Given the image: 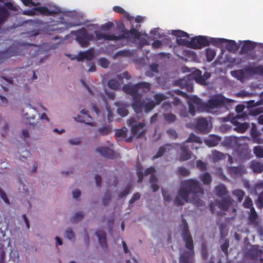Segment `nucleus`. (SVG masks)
I'll return each mask as SVG.
<instances>
[{
	"mask_svg": "<svg viewBox=\"0 0 263 263\" xmlns=\"http://www.w3.org/2000/svg\"><path fill=\"white\" fill-rule=\"evenodd\" d=\"M178 194V196H176L174 200L176 206L182 205L185 202L192 203L198 207L205 206L201 199L204 194V190L196 180L189 179L182 182Z\"/></svg>",
	"mask_w": 263,
	"mask_h": 263,
	"instance_id": "1",
	"label": "nucleus"
},
{
	"mask_svg": "<svg viewBox=\"0 0 263 263\" xmlns=\"http://www.w3.org/2000/svg\"><path fill=\"white\" fill-rule=\"evenodd\" d=\"M182 229L181 236L185 242V247L189 251H185L180 256L179 263H192V257L194 255V244L190 234L188 224L184 218L182 219Z\"/></svg>",
	"mask_w": 263,
	"mask_h": 263,
	"instance_id": "2",
	"label": "nucleus"
},
{
	"mask_svg": "<svg viewBox=\"0 0 263 263\" xmlns=\"http://www.w3.org/2000/svg\"><path fill=\"white\" fill-rule=\"evenodd\" d=\"M202 72L199 69H196L186 77L180 79L177 81V84L182 88H185L188 92L193 90V85L192 80H195L196 82L200 84H205L206 80L210 78V74L207 73L204 76L201 75Z\"/></svg>",
	"mask_w": 263,
	"mask_h": 263,
	"instance_id": "3",
	"label": "nucleus"
},
{
	"mask_svg": "<svg viewBox=\"0 0 263 263\" xmlns=\"http://www.w3.org/2000/svg\"><path fill=\"white\" fill-rule=\"evenodd\" d=\"M71 33L75 35L76 41L82 48L87 47L93 39V35L88 33L84 27L71 31Z\"/></svg>",
	"mask_w": 263,
	"mask_h": 263,
	"instance_id": "4",
	"label": "nucleus"
},
{
	"mask_svg": "<svg viewBox=\"0 0 263 263\" xmlns=\"http://www.w3.org/2000/svg\"><path fill=\"white\" fill-rule=\"evenodd\" d=\"M189 112L192 116L195 115L196 111H206V102L196 96L189 97L187 99Z\"/></svg>",
	"mask_w": 263,
	"mask_h": 263,
	"instance_id": "5",
	"label": "nucleus"
},
{
	"mask_svg": "<svg viewBox=\"0 0 263 263\" xmlns=\"http://www.w3.org/2000/svg\"><path fill=\"white\" fill-rule=\"evenodd\" d=\"M231 102V100L226 98L221 94L214 95L206 102V111L211 109L224 107Z\"/></svg>",
	"mask_w": 263,
	"mask_h": 263,
	"instance_id": "6",
	"label": "nucleus"
},
{
	"mask_svg": "<svg viewBox=\"0 0 263 263\" xmlns=\"http://www.w3.org/2000/svg\"><path fill=\"white\" fill-rule=\"evenodd\" d=\"M122 90L127 94L129 95L133 98L132 106L134 107L135 109L138 110L140 107V103L137 101L142 98V95L138 92L137 86L136 84L131 85L130 84H124L122 87Z\"/></svg>",
	"mask_w": 263,
	"mask_h": 263,
	"instance_id": "7",
	"label": "nucleus"
},
{
	"mask_svg": "<svg viewBox=\"0 0 263 263\" xmlns=\"http://www.w3.org/2000/svg\"><path fill=\"white\" fill-rule=\"evenodd\" d=\"M135 119L132 118L127 120V124L131 127V133L133 136L137 138L142 137L146 132L144 123L139 122L135 124Z\"/></svg>",
	"mask_w": 263,
	"mask_h": 263,
	"instance_id": "8",
	"label": "nucleus"
},
{
	"mask_svg": "<svg viewBox=\"0 0 263 263\" xmlns=\"http://www.w3.org/2000/svg\"><path fill=\"white\" fill-rule=\"evenodd\" d=\"M127 29L122 30L123 33L120 35H115L114 34H106L100 31H95V34L97 39L98 40H103L105 41H119L122 39H126L129 40L128 35L126 34Z\"/></svg>",
	"mask_w": 263,
	"mask_h": 263,
	"instance_id": "9",
	"label": "nucleus"
},
{
	"mask_svg": "<svg viewBox=\"0 0 263 263\" xmlns=\"http://www.w3.org/2000/svg\"><path fill=\"white\" fill-rule=\"evenodd\" d=\"M208 46L207 36H197L192 37L191 40V48L194 49H200L203 47Z\"/></svg>",
	"mask_w": 263,
	"mask_h": 263,
	"instance_id": "10",
	"label": "nucleus"
},
{
	"mask_svg": "<svg viewBox=\"0 0 263 263\" xmlns=\"http://www.w3.org/2000/svg\"><path fill=\"white\" fill-rule=\"evenodd\" d=\"M141 98H140V99L137 101L138 102H140V108L138 109V110L135 109L134 107H132L135 112L137 114H140L144 110L145 112L148 113L154 108L155 107L154 101L150 100L147 102H145L144 101L141 100Z\"/></svg>",
	"mask_w": 263,
	"mask_h": 263,
	"instance_id": "11",
	"label": "nucleus"
},
{
	"mask_svg": "<svg viewBox=\"0 0 263 263\" xmlns=\"http://www.w3.org/2000/svg\"><path fill=\"white\" fill-rule=\"evenodd\" d=\"M15 49V47L10 46L6 49L0 51V63L13 56L18 55V53Z\"/></svg>",
	"mask_w": 263,
	"mask_h": 263,
	"instance_id": "12",
	"label": "nucleus"
},
{
	"mask_svg": "<svg viewBox=\"0 0 263 263\" xmlns=\"http://www.w3.org/2000/svg\"><path fill=\"white\" fill-rule=\"evenodd\" d=\"M234 200L230 196L222 198L221 200L216 202L218 208L222 211H227L229 208L232 205Z\"/></svg>",
	"mask_w": 263,
	"mask_h": 263,
	"instance_id": "13",
	"label": "nucleus"
},
{
	"mask_svg": "<svg viewBox=\"0 0 263 263\" xmlns=\"http://www.w3.org/2000/svg\"><path fill=\"white\" fill-rule=\"evenodd\" d=\"M250 135L254 143L257 144H262L263 139L260 137V133L257 129V126L255 123H252L251 124V127L250 129Z\"/></svg>",
	"mask_w": 263,
	"mask_h": 263,
	"instance_id": "14",
	"label": "nucleus"
},
{
	"mask_svg": "<svg viewBox=\"0 0 263 263\" xmlns=\"http://www.w3.org/2000/svg\"><path fill=\"white\" fill-rule=\"evenodd\" d=\"M209 123L204 118H199L196 119L195 128L202 133H206L209 132Z\"/></svg>",
	"mask_w": 263,
	"mask_h": 263,
	"instance_id": "15",
	"label": "nucleus"
},
{
	"mask_svg": "<svg viewBox=\"0 0 263 263\" xmlns=\"http://www.w3.org/2000/svg\"><path fill=\"white\" fill-rule=\"evenodd\" d=\"M34 9L39 13L44 16H50L54 14H57L61 12V10L59 8H55L53 9L50 10L46 7H34Z\"/></svg>",
	"mask_w": 263,
	"mask_h": 263,
	"instance_id": "16",
	"label": "nucleus"
},
{
	"mask_svg": "<svg viewBox=\"0 0 263 263\" xmlns=\"http://www.w3.org/2000/svg\"><path fill=\"white\" fill-rule=\"evenodd\" d=\"M174 147L171 144H165L163 146H160L157 154L153 156V159L158 158L162 156L165 153L170 154L173 151Z\"/></svg>",
	"mask_w": 263,
	"mask_h": 263,
	"instance_id": "17",
	"label": "nucleus"
},
{
	"mask_svg": "<svg viewBox=\"0 0 263 263\" xmlns=\"http://www.w3.org/2000/svg\"><path fill=\"white\" fill-rule=\"evenodd\" d=\"M248 74L263 76V65H258L257 66H247L244 69Z\"/></svg>",
	"mask_w": 263,
	"mask_h": 263,
	"instance_id": "18",
	"label": "nucleus"
},
{
	"mask_svg": "<svg viewBox=\"0 0 263 263\" xmlns=\"http://www.w3.org/2000/svg\"><path fill=\"white\" fill-rule=\"evenodd\" d=\"M96 151L102 156L108 159H114L115 154L114 152L107 147H100L97 148Z\"/></svg>",
	"mask_w": 263,
	"mask_h": 263,
	"instance_id": "19",
	"label": "nucleus"
},
{
	"mask_svg": "<svg viewBox=\"0 0 263 263\" xmlns=\"http://www.w3.org/2000/svg\"><path fill=\"white\" fill-rule=\"evenodd\" d=\"M227 171L232 177H235L244 174L246 170L244 166L240 165L238 166H229L227 168Z\"/></svg>",
	"mask_w": 263,
	"mask_h": 263,
	"instance_id": "20",
	"label": "nucleus"
},
{
	"mask_svg": "<svg viewBox=\"0 0 263 263\" xmlns=\"http://www.w3.org/2000/svg\"><path fill=\"white\" fill-rule=\"evenodd\" d=\"M81 113L83 115L82 117L80 115H78L76 118L75 120L80 122H84L87 125H89L91 126H93L94 123L93 122H90V120L91 119V117L87 114V111L85 109H82L81 111Z\"/></svg>",
	"mask_w": 263,
	"mask_h": 263,
	"instance_id": "21",
	"label": "nucleus"
},
{
	"mask_svg": "<svg viewBox=\"0 0 263 263\" xmlns=\"http://www.w3.org/2000/svg\"><path fill=\"white\" fill-rule=\"evenodd\" d=\"M256 46V43L250 40L244 41L241 49L240 53L241 54H247L249 51L253 50Z\"/></svg>",
	"mask_w": 263,
	"mask_h": 263,
	"instance_id": "22",
	"label": "nucleus"
},
{
	"mask_svg": "<svg viewBox=\"0 0 263 263\" xmlns=\"http://www.w3.org/2000/svg\"><path fill=\"white\" fill-rule=\"evenodd\" d=\"M238 156L241 160H248L251 158V151L247 146H242L238 149Z\"/></svg>",
	"mask_w": 263,
	"mask_h": 263,
	"instance_id": "23",
	"label": "nucleus"
},
{
	"mask_svg": "<svg viewBox=\"0 0 263 263\" xmlns=\"http://www.w3.org/2000/svg\"><path fill=\"white\" fill-rule=\"evenodd\" d=\"M238 141L235 137H226L221 142V145L224 147L236 148L238 145Z\"/></svg>",
	"mask_w": 263,
	"mask_h": 263,
	"instance_id": "24",
	"label": "nucleus"
},
{
	"mask_svg": "<svg viewBox=\"0 0 263 263\" xmlns=\"http://www.w3.org/2000/svg\"><path fill=\"white\" fill-rule=\"evenodd\" d=\"M238 119L233 118L232 123L235 126V130L239 133H244L249 128V124L247 122L240 123L237 121Z\"/></svg>",
	"mask_w": 263,
	"mask_h": 263,
	"instance_id": "25",
	"label": "nucleus"
},
{
	"mask_svg": "<svg viewBox=\"0 0 263 263\" xmlns=\"http://www.w3.org/2000/svg\"><path fill=\"white\" fill-rule=\"evenodd\" d=\"M181 152L179 159L181 161H185L191 158L192 153L187 145H182L180 146Z\"/></svg>",
	"mask_w": 263,
	"mask_h": 263,
	"instance_id": "26",
	"label": "nucleus"
},
{
	"mask_svg": "<svg viewBox=\"0 0 263 263\" xmlns=\"http://www.w3.org/2000/svg\"><path fill=\"white\" fill-rule=\"evenodd\" d=\"M221 140L219 136L212 135L204 140V143L209 147H214L217 145Z\"/></svg>",
	"mask_w": 263,
	"mask_h": 263,
	"instance_id": "27",
	"label": "nucleus"
},
{
	"mask_svg": "<svg viewBox=\"0 0 263 263\" xmlns=\"http://www.w3.org/2000/svg\"><path fill=\"white\" fill-rule=\"evenodd\" d=\"M248 223L254 227H257L259 224L258 215L253 207H252L250 210L248 217Z\"/></svg>",
	"mask_w": 263,
	"mask_h": 263,
	"instance_id": "28",
	"label": "nucleus"
},
{
	"mask_svg": "<svg viewBox=\"0 0 263 263\" xmlns=\"http://www.w3.org/2000/svg\"><path fill=\"white\" fill-rule=\"evenodd\" d=\"M94 57L93 51L90 50H87L84 52H80L77 57V59L78 61H81L84 59L88 61L91 60Z\"/></svg>",
	"mask_w": 263,
	"mask_h": 263,
	"instance_id": "29",
	"label": "nucleus"
},
{
	"mask_svg": "<svg viewBox=\"0 0 263 263\" xmlns=\"http://www.w3.org/2000/svg\"><path fill=\"white\" fill-rule=\"evenodd\" d=\"M99 242L102 248H107L106 237L105 232L102 230H98L96 232Z\"/></svg>",
	"mask_w": 263,
	"mask_h": 263,
	"instance_id": "30",
	"label": "nucleus"
},
{
	"mask_svg": "<svg viewBox=\"0 0 263 263\" xmlns=\"http://www.w3.org/2000/svg\"><path fill=\"white\" fill-rule=\"evenodd\" d=\"M244 109L245 106L243 105H237L235 107V110L238 113V115L234 118L247 119L248 114L246 111H243Z\"/></svg>",
	"mask_w": 263,
	"mask_h": 263,
	"instance_id": "31",
	"label": "nucleus"
},
{
	"mask_svg": "<svg viewBox=\"0 0 263 263\" xmlns=\"http://www.w3.org/2000/svg\"><path fill=\"white\" fill-rule=\"evenodd\" d=\"M215 191L216 195L220 197H222L228 193L226 185L222 183H220L216 186Z\"/></svg>",
	"mask_w": 263,
	"mask_h": 263,
	"instance_id": "32",
	"label": "nucleus"
},
{
	"mask_svg": "<svg viewBox=\"0 0 263 263\" xmlns=\"http://www.w3.org/2000/svg\"><path fill=\"white\" fill-rule=\"evenodd\" d=\"M250 167L254 173H261L263 172V164L257 161H252Z\"/></svg>",
	"mask_w": 263,
	"mask_h": 263,
	"instance_id": "33",
	"label": "nucleus"
},
{
	"mask_svg": "<svg viewBox=\"0 0 263 263\" xmlns=\"http://www.w3.org/2000/svg\"><path fill=\"white\" fill-rule=\"evenodd\" d=\"M207 40L208 42V46L212 44L215 46H219L223 43H226V41H227L226 39L223 38H215L207 36Z\"/></svg>",
	"mask_w": 263,
	"mask_h": 263,
	"instance_id": "34",
	"label": "nucleus"
},
{
	"mask_svg": "<svg viewBox=\"0 0 263 263\" xmlns=\"http://www.w3.org/2000/svg\"><path fill=\"white\" fill-rule=\"evenodd\" d=\"M137 86L138 90H141L143 92H147L149 91L152 87V85L150 83L146 82H141L136 84Z\"/></svg>",
	"mask_w": 263,
	"mask_h": 263,
	"instance_id": "35",
	"label": "nucleus"
},
{
	"mask_svg": "<svg viewBox=\"0 0 263 263\" xmlns=\"http://www.w3.org/2000/svg\"><path fill=\"white\" fill-rule=\"evenodd\" d=\"M245 70L239 69L231 71L232 76L236 78L237 80L241 82H243L245 79Z\"/></svg>",
	"mask_w": 263,
	"mask_h": 263,
	"instance_id": "36",
	"label": "nucleus"
},
{
	"mask_svg": "<svg viewBox=\"0 0 263 263\" xmlns=\"http://www.w3.org/2000/svg\"><path fill=\"white\" fill-rule=\"evenodd\" d=\"M9 15V11L4 6H0V24L6 21Z\"/></svg>",
	"mask_w": 263,
	"mask_h": 263,
	"instance_id": "37",
	"label": "nucleus"
},
{
	"mask_svg": "<svg viewBox=\"0 0 263 263\" xmlns=\"http://www.w3.org/2000/svg\"><path fill=\"white\" fill-rule=\"evenodd\" d=\"M126 34L128 35L129 40H139L141 36V33L133 26L129 30L127 31Z\"/></svg>",
	"mask_w": 263,
	"mask_h": 263,
	"instance_id": "38",
	"label": "nucleus"
},
{
	"mask_svg": "<svg viewBox=\"0 0 263 263\" xmlns=\"http://www.w3.org/2000/svg\"><path fill=\"white\" fill-rule=\"evenodd\" d=\"M226 154L214 150L212 152V159L214 162H217L226 158Z\"/></svg>",
	"mask_w": 263,
	"mask_h": 263,
	"instance_id": "39",
	"label": "nucleus"
},
{
	"mask_svg": "<svg viewBox=\"0 0 263 263\" xmlns=\"http://www.w3.org/2000/svg\"><path fill=\"white\" fill-rule=\"evenodd\" d=\"M226 40L227 41H226V43H228V44L226 45V48L227 50L234 51L238 49V47L235 41L228 39H226Z\"/></svg>",
	"mask_w": 263,
	"mask_h": 263,
	"instance_id": "40",
	"label": "nucleus"
},
{
	"mask_svg": "<svg viewBox=\"0 0 263 263\" xmlns=\"http://www.w3.org/2000/svg\"><path fill=\"white\" fill-rule=\"evenodd\" d=\"M200 180L205 185H209L212 182V176L208 172H205L200 176Z\"/></svg>",
	"mask_w": 263,
	"mask_h": 263,
	"instance_id": "41",
	"label": "nucleus"
},
{
	"mask_svg": "<svg viewBox=\"0 0 263 263\" xmlns=\"http://www.w3.org/2000/svg\"><path fill=\"white\" fill-rule=\"evenodd\" d=\"M98 131L101 136H106L111 132V128L109 125L103 126L98 129Z\"/></svg>",
	"mask_w": 263,
	"mask_h": 263,
	"instance_id": "42",
	"label": "nucleus"
},
{
	"mask_svg": "<svg viewBox=\"0 0 263 263\" xmlns=\"http://www.w3.org/2000/svg\"><path fill=\"white\" fill-rule=\"evenodd\" d=\"M108 86L112 89L117 90L120 87V84L119 82L116 79H111L108 81Z\"/></svg>",
	"mask_w": 263,
	"mask_h": 263,
	"instance_id": "43",
	"label": "nucleus"
},
{
	"mask_svg": "<svg viewBox=\"0 0 263 263\" xmlns=\"http://www.w3.org/2000/svg\"><path fill=\"white\" fill-rule=\"evenodd\" d=\"M127 105L121 104L118 106V113L122 117H125L127 115L128 110L127 109Z\"/></svg>",
	"mask_w": 263,
	"mask_h": 263,
	"instance_id": "44",
	"label": "nucleus"
},
{
	"mask_svg": "<svg viewBox=\"0 0 263 263\" xmlns=\"http://www.w3.org/2000/svg\"><path fill=\"white\" fill-rule=\"evenodd\" d=\"M232 193L234 196H235L237 197V200L239 202L242 201L245 195V192L239 189L234 190Z\"/></svg>",
	"mask_w": 263,
	"mask_h": 263,
	"instance_id": "45",
	"label": "nucleus"
},
{
	"mask_svg": "<svg viewBox=\"0 0 263 263\" xmlns=\"http://www.w3.org/2000/svg\"><path fill=\"white\" fill-rule=\"evenodd\" d=\"M113 10L116 13L123 14L124 16L126 18H127L128 20L130 19L129 18V17H130L129 14L127 12H126L125 11V10L121 7L118 6H114L113 7Z\"/></svg>",
	"mask_w": 263,
	"mask_h": 263,
	"instance_id": "46",
	"label": "nucleus"
},
{
	"mask_svg": "<svg viewBox=\"0 0 263 263\" xmlns=\"http://www.w3.org/2000/svg\"><path fill=\"white\" fill-rule=\"evenodd\" d=\"M165 95L163 93H156L154 95V102L155 106L160 104L163 100L165 99Z\"/></svg>",
	"mask_w": 263,
	"mask_h": 263,
	"instance_id": "47",
	"label": "nucleus"
},
{
	"mask_svg": "<svg viewBox=\"0 0 263 263\" xmlns=\"http://www.w3.org/2000/svg\"><path fill=\"white\" fill-rule=\"evenodd\" d=\"M186 142H195L197 143H202V141L200 138L196 136L195 134L192 133L191 134L187 139L186 140Z\"/></svg>",
	"mask_w": 263,
	"mask_h": 263,
	"instance_id": "48",
	"label": "nucleus"
},
{
	"mask_svg": "<svg viewBox=\"0 0 263 263\" xmlns=\"http://www.w3.org/2000/svg\"><path fill=\"white\" fill-rule=\"evenodd\" d=\"M127 130L126 128L119 129L116 130L115 137L116 138H124L126 137Z\"/></svg>",
	"mask_w": 263,
	"mask_h": 263,
	"instance_id": "49",
	"label": "nucleus"
},
{
	"mask_svg": "<svg viewBox=\"0 0 263 263\" xmlns=\"http://www.w3.org/2000/svg\"><path fill=\"white\" fill-rule=\"evenodd\" d=\"M164 119L168 123L175 122L176 119V116L172 113H165L163 114Z\"/></svg>",
	"mask_w": 263,
	"mask_h": 263,
	"instance_id": "50",
	"label": "nucleus"
},
{
	"mask_svg": "<svg viewBox=\"0 0 263 263\" xmlns=\"http://www.w3.org/2000/svg\"><path fill=\"white\" fill-rule=\"evenodd\" d=\"M172 34L177 37H186V38H189L190 37L187 33L179 30H173Z\"/></svg>",
	"mask_w": 263,
	"mask_h": 263,
	"instance_id": "51",
	"label": "nucleus"
},
{
	"mask_svg": "<svg viewBox=\"0 0 263 263\" xmlns=\"http://www.w3.org/2000/svg\"><path fill=\"white\" fill-rule=\"evenodd\" d=\"M137 175L138 177V182H140L142 181L143 179V176L144 175V173L143 172V167L140 165H138L137 166V171H136Z\"/></svg>",
	"mask_w": 263,
	"mask_h": 263,
	"instance_id": "52",
	"label": "nucleus"
},
{
	"mask_svg": "<svg viewBox=\"0 0 263 263\" xmlns=\"http://www.w3.org/2000/svg\"><path fill=\"white\" fill-rule=\"evenodd\" d=\"M216 55V52L214 49H207L206 50V57L209 62L212 61Z\"/></svg>",
	"mask_w": 263,
	"mask_h": 263,
	"instance_id": "53",
	"label": "nucleus"
},
{
	"mask_svg": "<svg viewBox=\"0 0 263 263\" xmlns=\"http://www.w3.org/2000/svg\"><path fill=\"white\" fill-rule=\"evenodd\" d=\"M263 102L261 100L255 102L254 100H250L247 102V105L248 109L253 108L254 107L262 105Z\"/></svg>",
	"mask_w": 263,
	"mask_h": 263,
	"instance_id": "54",
	"label": "nucleus"
},
{
	"mask_svg": "<svg viewBox=\"0 0 263 263\" xmlns=\"http://www.w3.org/2000/svg\"><path fill=\"white\" fill-rule=\"evenodd\" d=\"M253 152L257 157L263 158V146H254L253 148Z\"/></svg>",
	"mask_w": 263,
	"mask_h": 263,
	"instance_id": "55",
	"label": "nucleus"
},
{
	"mask_svg": "<svg viewBox=\"0 0 263 263\" xmlns=\"http://www.w3.org/2000/svg\"><path fill=\"white\" fill-rule=\"evenodd\" d=\"M177 172L179 175L183 177L188 176L190 174L189 170L183 166L179 167L177 169Z\"/></svg>",
	"mask_w": 263,
	"mask_h": 263,
	"instance_id": "56",
	"label": "nucleus"
},
{
	"mask_svg": "<svg viewBox=\"0 0 263 263\" xmlns=\"http://www.w3.org/2000/svg\"><path fill=\"white\" fill-rule=\"evenodd\" d=\"M263 112V107L251 108L249 110L248 115L251 116H257Z\"/></svg>",
	"mask_w": 263,
	"mask_h": 263,
	"instance_id": "57",
	"label": "nucleus"
},
{
	"mask_svg": "<svg viewBox=\"0 0 263 263\" xmlns=\"http://www.w3.org/2000/svg\"><path fill=\"white\" fill-rule=\"evenodd\" d=\"M201 251L202 259L203 260H206L208 256V252L207 249V246L206 244L204 242L202 243L201 245Z\"/></svg>",
	"mask_w": 263,
	"mask_h": 263,
	"instance_id": "58",
	"label": "nucleus"
},
{
	"mask_svg": "<svg viewBox=\"0 0 263 263\" xmlns=\"http://www.w3.org/2000/svg\"><path fill=\"white\" fill-rule=\"evenodd\" d=\"M177 44L181 46H185L187 47L191 48V41H187L183 39H177L176 40Z\"/></svg>",
	"mask_w": 263,
	"mask_h": 263,
	"instance_id": "59",
	"label": "nucleus"
},
{
	"mask_svg": "<svg viewBox=\"0 0 263 263\" xmlns=\"http://www.w3.org/2000/svg\"><path fill=\"white\" fill-rule=\"evenodd\" d=\"M256 206L259 209L263 208V191L258 196L256 201Z\"/></svg>",
	"mask_w": 263,
	"mask_h": 263,
	"instance_id": "60",
	"label": "nucleus"
},
{
	"mask_svg": "<svg viewBox=\"0 0 263 263\" xmlns=\"http://www.w3.org/2000/svg\"><path fill=\"white\" fill-rule=\"evenodd\" d=\"M166 133L168 135L170 138L172 139H176L178 137V134L176 131L172 128H170L166 130Z\"/></svg>",
	"mask_w": 263,
	"mask_h": 263,
	"instance_id": "61",
	"label": "nucleus"
},
{
	"mask_svg": "<svg viewBox=\"0 0 263 263\" xmlns=\"http://www.w3.org/2000/svg\"><path fill=\"white\" fill-rule=\"evenodd\" d=\"M196 166L202 171L206 170V164L201 160H198L196 161Z\"/></svg>",
	"mask_w": 263,
	"mask_h": 263,
	"instance_id": "62",
	"label": "nucleus"
},
{
	"mask_svg": "<svg viewBox=\"0 0 263 263\" xmlns=\"http://www.w3.org/2000/svg\"><path fill=\"white\" fill-rule=\"evenodd\" d=\"M111 194L109 193H106L104 195V197L102 199V203L104 206H106L107 205L108 202L111 200Z\"/></svg>",
	"mask_w": 263,
	"mask_h": 263,
	"instance_id": "63",
	"label": "nucleus"
},
{
	"mask_svg": "<svg viewBox=\"0 0 263 263\" xmlns=\"http://www.w3.org/2000/svg\"><path fill=\"white\" fill-rule=\"evenodd\" d=\"M130 188L131 186L130 185H128L125 189L121 192L119 195V198L121 199L123 198L124 197L126 196L127 195H128L130 191Z\"/></svg>",
	"mask_w": 263,
	"mask_h": 263,
	"instance_id": "64",
	"label": "nucleus"
}]
</instances>
